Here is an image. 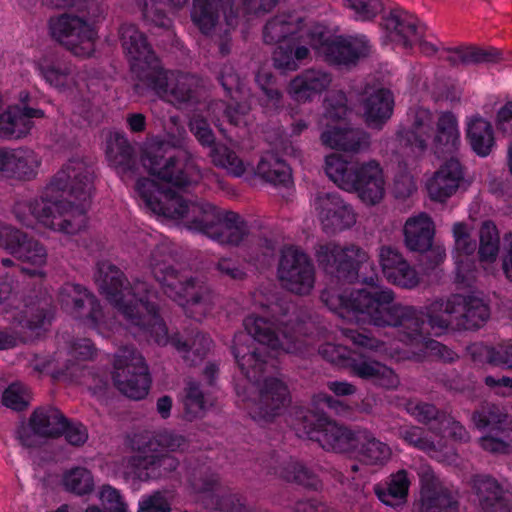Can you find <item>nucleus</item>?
I'll return each mask as SVG.
<instances>
[{
  "label": "nucleus",
  "mask_w": 512,
  "mask_h": 512,
  "mask_svg": "<svg viewBox=\"0 0 512 512\" xmlns=\"http://www.w3.org/2000/svg\"><path fill=\"white\" fill-rule=\"evenodd\" d=\"M316 260L330 278L321 293L322 302L343 319L368 322L379 327H398V339L386 343L352 329L343 330L353 344L387 355L396 360L436 357L453 361L454 351L424 333L425 319L436 334L448 329H477L490 317L488 305L479 297L453 294L438 298L424 309L395 301L394 291L382 285L352 287L356 280L369 283L367 276L374 269L367 251L351 244L341 247L334 242L320 243L315 248Z\"/></svg>",
  "instance_id": "1"
},
{
  "label": "nucleus",
  "mask_w": 512,
  "mask_h": 512,
  "mask_svg": "<svg viewBox=\"0 0 512 512\" xmlns=\"http://www.w3.org/2000/svg\"><path fill=\"white\" fill-rule=\"evenodd\" d=\"M255 305L269 317L249 315L244 320L245 333L234 337L233 354L235 360L250 382V389L257 396L246 398V392L237 388V394L247 406L251 417L257 422H269L281 415L287 407L289 391L285 382L277 376H266L274 365L270 361L283 354L300 351L302 341L299 337L300 324L291 317L284 321L288 308L279 302H266L255 295Z\"/></svg>",
  "instance_id": "2"
},
{
  "label": "nucleus",
  "mask_w": 512,
  "mask_h": 512,
  "mask_svg": "<svg viewBox=\"0 0 512 512\" xmlns=\"http://www.w3.org/2000/svg\"><path fill=\"white\" fill-rule=\"evenodd\" d=\"M93 189V169L82 159H70L35 198L20 199L14 214L26 226L39 223L54 231L75 234L86 225L83 204L72 205L69 197L86 202Z\"/></svg>",
  "instance_id": "3"
},
{
  "label": "nucleus",
  "mask_w": 512,
  "mask_h": 512,
  "mask_svg": "<svg viewBox=\"0 0 512 512\" xmlns=\"http://www.w3.org/2000/svg\"><path fill=\"white\" fill-rule=\"evenodd\" d=\"M95 281L100 292L117 308L129 326L149 335L157 344H172L191 363L210 350L212 341L204 334L197 333L193 339L184 341L179 334L168 336L166 325L157 314V295L145 282L125 286L123 273L110 262L98 264Z\"/></svg>",
  "instance_id": "4"
},
{
  "label": "nucleus",
  "mask_w": 512,
  "mask_h": 512,
  "mask_svg": "<svg viewBox=\"0 0 512 512\" xmlns=\"http://www.w3.org/2000/svg\"><path fill=\"white\" fill-rule=\"evenodd\" d=\"M263 38L268 44H277L273 51L275 64L312 61L310 48L334 64L367 61L372 54L371 46L363 38L329 37L327 29L319 24L304 29L303 19L295 14H281L269 20Z\"/></svg>",
  "instance_id": "5"
},
{
  "label": "nucleus",
  "mask_w": 512,
  "mask_h": 512,
  "mask_svg": "<svg viewBox=\"0 0 512 512\" xmlns=\"http://www.w3.org/2000/svg\"><path fill=\"white\" fill-rule=\"evenodd\" d=\"M135 193L140 205L155 215L179 219L188 229L206 234L220 244L238 245L247 235L245 222L234 212L221 211L204 201H187L163 190L154 179L137 178Z\"/></svg>",
  "instance_id": "6"
},
{
  "label": "nucleus",
  "mask_w": 512,
  "mask_h": 512,
  "mask_svg": "<svg viewBox=\"0 0 512 512\" xmlns=\"http://www.w3.org/2000/svg\"><path fill=\"white\" fill-rule=\"evenodd\" d=\"M134 244L140 249H151L148 266L155 279L168 297L184 307L195 319L205 316L214 304L210 289L187 274L179 273L170 265L171 255L166 244H158L157 239L143 231L135 236Z\"/></svg>",
  "instance_id": "7"
},
{
  "label": "nucleus",
  "mask_w": 512,
  "mask_h": 512,
  "mask_svg": "<svg viewBox=\"0 0 512 512\" xmlns=\"http://www.w3.org/2000/svg\"><path fill=\"white\" fill-rule=\"evenodd\" d=\"M189 444L187 439L174 431L163 430L150 437L136 435L131 440L134 456L122 461V473L140 481L157 480L175 471L179 461L170 455L155 454L158 451L184 452Z\"/></svg>",
  "instance_id": "8"
},
{
  "label": "nucleus",
  "mask_w": 512,
  "mask_h": 512,
  "mask_svg": "<svg viewBox=\"0 0 512 512\" xmlns=\"http://www.w3.org/2000/svg\"><path fill=\"white\" fill-rule=\"evenodd\" d=\"M325 172L339 188L356 193L366 206H375L385 197L384 171L374 159L351 162L341 155L331 154L325 159Z\"/></svg>",
  "instance_id": "9"
},
{
  "label": "nucleus",
  "mask_w": 512,
  "mask_h": 512,
  "mask_svg": "<svg viewBox=\"0 0 512 512\" xmlns=\"http://www.w3.org/2000/svg\"><path fill=\"white\" fill-rule=\"evenodd\" d=\"M132 72L138 77V82L135 83L138 94L151 89L177 107L190 103L195 98L193 77L176 74L162 66H133Z\"/></svg>",
  "instance_id": "10"
},
{
  "label": "nucleus",
  "mask_w": 512,
  "mask_h": 512,
  "mask_svg": "<svg viewBox=\"0 0 512 512\" xmlns=\"http://www.w3.org/2000/svg\"><path fill=\"white\" fill-rule=\"evenodd\" d=\"M295 430L300 437L316 441L326 451L346 453L357 448L358 431L353 432L323 414L300 411Z\"/></svg>",
  "instance_id": "11"
},
{
  "label": "nucleus",
  "mask_w": 512,
  "mask_h": 512,
  "mask_svg": "<svg viewBox=\"0 0 512 512\" xmlns=\"http://www.w3.org/2000/svg\"><path fill=\"white\" fill-rule=\"evenodd\" d=\"M141 162L151 176L178 188L192 186L203 177L194 161L185 154L164 158L161 148L155 145L148 148Z\"/></svg>",
  "instance_id": "12"
},
{
  "label": "nucleus",
  "mask_w": 512,
  "mask_h": 512,
  "mask_svg": "<svg viewBox=\"0 0 512 512\" xmlns=\"http://www.w3.org/2000/svg\"><path fill=\"white\" fill-rule=\"evenodd\" d=\"M58 301L64 311L100 335L107 336L116 327L113 320L105 319L95 297L80 285H63L58 293Z\"/></svg>",
  "instance_id": "13"
},
{
  "label": "nucleus",
  "mask_w": 512,
  "mask_h": 512,
  "mask_svg": "<svg viewBox=\"0 0 512 512\" xmlns=\"http://www.w3.org/2000/svg\"><path fill=\"white\" fill-rule=\"evenodd\" d=\"M277 277L286 290L297 295H308L315 286V268L311 259L294 245L281 250Z\"/></svg>",
  "instance_id": "14"
},
{
  "label": "nucleus",
  "mask_w": 512,
  "mask_h": 512,
  "mask_svg": "<svg viewBox=\"0 0 512 512\" xmlns=\"http://www.w3.org/2000/svg\"><path fill=\"white\" fill-rule=\"evenodd\" d=\"M114 370L113 379L122 394L134 400L148 394L151 382L148 368L134 349L125 347L115 356Z\"/></svg>",
  "instance_id": "15"
},
{
  "label": "nucleus",
  "mask_w": 512,
  "mask_h": 512,
  "mask_svg": "<svg viewBox=\"0 0 512 512\" xmlns=\"http://www.w3.org/2000/svg\"><path fill=\"white\" fill-rule=\"evenodd\" d=\"M49 28L52 37L75 56L86 58L94 52L93 31L83 18L65 13L50 18Z\"/></svg>",
  "instance_id": "16"
},
{
  "label": "nucleus",
  "mask_w": 512,
  "mask_h": 512,
  "mask_svg": "<svg viewBox=\"0 0 512 512\" xmlns=\"http://www.w3.org/2000/svg\"><path fill=\"white\" fill-rule=\"evenodd\" d=\"M312 205L327 233L341 232L356 224L357 214L353 207L337 193H319Z\"/></svg>",
  "instance_id": "17"
},
{
  "label": "nucleus",
  "mask_w": 512,
  "mask_h": 512,
  "mask_svg": "<svg viewBox=\"0 0 512 512\" xmlns=\"http://www.w3.org/2000/svg\"><path fill=\"white\" fill-rule=\"evenodd\" d=\"M473 421L478 429H487L488 434L480 439L483 449L492 453H509L512 444V420L493 408L488 412H477Z\"/></svg>",
  "instance_id": "18"
},
{
  "label": "nucleus",
  "mask_w": 512,
  "mask_h": 512,
  "mask_svg": "<svg viewBox=\"0 0 512 512\" xmlns=\"http://www.w3.org/2000/svg\"><path fill=\"white\" fill-rule=\"evenodd\" d=\"M42 157L28 147H0V177L31 181L40 173Z\"/></svg>",
  "instance_id": "19"
},
{
  "label": "nucleus",
  "mask_w": 512,
  "mask_h": 512,
  "mask_svg": "<svg viewBox=\"0 0 512 512\" xmlns=\"http://www.w3.org/2000/svg\"><path fill=\"white\" fill-rule=\"evenodd\" d=\"M378 263L386 281L394 286L411 290L421 282L417 269L396 248L381 246L378 250Z\"/></svg>",
  "instance_id": "20"
},
{
  "label": "nucleus",
  "mask_w": 512,
  "mask_h": 512,
  "mask_svg": "<svg viewBox=\"0 0 512 512\" xmlns=\"http://www.w3.org/2000/svg\"><path fill=\"white\" fill-rule=\"evenodd\" d=\"M65 428V417L56 408L41 407L36 409L28 425H21L17 430V438L23 446L31 447L36 444V437H54Z\"/></svg>",
  "instance_id": "21"
},
{
  "label": "nucleus",
  "mask_w": 512,
  "mask_h": 512,
  "mask_svg": "<svg viewBox=\"0 0 512 512\" xmlns=\"http://www.w3.org/2000/svg\"><path fill=\"white\" fill-rule=\"evenodd\" d=\"M0 248L38 268L47 261V251L42 244L9 225H0Z\"/></svg>",
  "instance_id": "22"
},
{
  "label": "nucleus",
  "mask_w": 512,
  "mask_h": 512,
  "mask_svg": "<svg viewBox=\"0 0 512 512\" xmlns=\"http://www.w3.org/2000/svg\"><path fill=\"white\" fill-rule=\"evenodd\" d=\"M407 117L409 125L398 132L399 142L409 146L412 153L418 156L426 150L431 138L433 116L429 109L414 107L409 110Z\"/></svg>",
  "instance_id": "23"
},
{
  "label": "nucleus",
  "mask_w": 512,
  "mask_h": 512,
  "mask_svg": "<svg viewBox=\"0 0 512 512\" xmlns=\"http://www.w3.org/2000/svg\"><path fill=\"white\" fill-rule=\"evenodd\" d=\"M346 369L352 376L385 388L396 389L400 379L393 369L364 354H353L346 363Z\"/></svg>",
  "instance_id": "24"
},
{
  "label": "nucleus",
  "mask_w": 512,
  "mask_h": 512,
  "mask_svg": "<svg viewBox=\"0 0 512 512\" xmlns=\"http://www.w3.org/2000/svg\"><path fill=\"white\" fill-rule=\"evenodd\" d=\"M320 139L330 149L355 154L367 151L371 145L370 135L366 131L338 124L327 126Z\"/></svg>",
  "instance_id": "25"
},
{
  "label": "nucleus",
  "mask_w": 512,
  "mask_h": 512,
  "mask_svg": "<svg viewBox=\"0 0 512 512\" xmlns=\"http://www.w3.org/2000/svg\"><path fill=\"white\" fill-rule=\"evenodd\" d=\"M463 179L464 172L460 162L456 158H451L428 179V195L433 201L445 202L456 193Z\"/></svg>",
  "instance_id": "26"
},
{
  "label": "nucleus",
  "mask_w": 512,
  "mask_h": 512,
  "mask_svg": "<svg viewBox=\"0 0 512 512\" xmlns=\"http://www.w3.org/2000/svg\"><path fill=\"white\" fill-rule=\"evenodd\" d=\"M394 105V95L389 89L377 87L367 90L362 100L365 123L372 129H382L392 117Z\"/></svg>",
  "instance_id": "27"
},
{
  "label": "nucleus",
  "mask_w": 512,
  "mask_h": 512,
  "mask_svg": "<svg viewBox=\"0 0 512 512\" xmlns=\"http://www.w3.org/2000/svg\"><path fill=\"white\" fill-rule=\"evenodd\" d=\"M220 12L225 16L227 25L234 26V0H194L192 19L202 33L208 34L217 25Z\"/></svg>",
  "instance_id": "28"
},
{
  "label": "nucleus",
  "mask_w": 512,
  "mask_h": 512,
  "mask_svg": "<svg viewBox=\"0 0 512 512\" xmlns=\"http://www.w3.org/2000/svg\"><path fill=\"white\" fill-rule=\"evenodd\" d=\"M119 39L129 62L152 64L159 60L147 37L135 24H122L119 28Z\"/></svg>",
  "instance_id": "29"
},
{
  "label": "nucleus",
  "mask_w": 512,
  "mask_h": 512,
  "mask_svg": "<svg viewBox=\"0 0 512 512\" xmlns=\"http://www.w3.org/2000/svg\"><path fill=\"white\" fill-rule=\"evenodd\" d=\"M106 156L122 181L128 183L138 175V168L132 157V148L124 135L110 134L107 140Z\"/></svg>",
  "instance_id": "30"
},
{
  "label": "nucleus",
  "mask_w": 512,
  "mask_h": 512,
  "mask_svg": "<svg viewBox=\"0 0 512 512\" xmlns=\"http://www.w3.org/2000/svg\"><path fill=\"white\" fill-rule=\"evenodd\" d=\"M403 232L406 247L410 251L422 253L431 247L436 228L432 218L421 212L406 220Z\"/></svg>",
  "instance_id": "31"
},
{
  "label": "nucleus",
  "mask_w": 512,
  "mask_h": 512,
  "mask_svg": "<svg viewBox=\"0 0 512 512\" xmlns=\"http://www.w3.org/2000/svg\"><path fill=\"white\" fill-rule=\"evenodd\" d=\"M414 507L417 512H459V501L440 483H425Z\"/></svg>",
  "instance_id": "32"
},
{
  "label": "nucleus",
  "mask_w": 512,
  "mask_h": 512,
  "mask_svg": "<svg viewBox=\"0 0 512 512\" xmlns=\"http://www.w3.org/2000/svg\"><path fill=\"white\" fill-rule=\"evenodd\" d=\"M44 111L30 107L10 106L0 115V136L19 139L26 136L32 126V118H43Z\"/></svg>",
  "instance_id": "33"
},
{
  "label": "nucleus",
  "mask_w": 512,
  "mask_h": 512,
  "mask_svg": "<svg viewBox=\"0 0 512 512\" xmlns=\"http://www.w3.org/2000/svg\"><path fill=\"white\" fill-rule=\"evenodd\" d=\"M439 60L451 64L468 63H497L509 62L512 59L506 57L504 52L495 47L460 46L454 49L442 51Z\"/></svg>",
  "instance_id": "34"
},
{
  "label": "nucleus",
  "mask_w": 512,
  "mask_h": 512,
  "mask_svg": "<svg viewBox=\"0 0 512 512\" xmlns=\"http://www.w3.org/2000/svg\"><path fill=\"white\" fill-rule=\"evenodd\" d=\"M472 487L483 512H500L509 507L507 494L495 479L476 476L472 480Z\"/></svg>",
  "instance_id": "35"
},
{
  "label": "nucleus",
  "mask_w": 512,
  "mask_h": 512,
  "mask_svg": "<svg viewBox=\"0 0 512 512\" xmlns=\"http://www.w3.org/2000/svg\"><path fill=\"white\" fill-rule=\"evenodd\" d=\"M330 82L328 74L314 68L308 69L291 81L288 93L294 101L304 103L322 92Z\"/></svg>",
  "instance_id": "36"
},
{
  "label": "nucleus",
  "mask_w": 512,
  "mask_h": 512,
  "mask_svg": "<svg viewBox=\"0 0 512 512\" xmlns=\"http://www.w3.org/2000/svg\"><path fill=\"white\" fill-rule=\"evenodd\" d=\"M399 436L407 444L428 453L439 462H444L449 465L456 464L457 462L458 456L453 449L447 448L446 451H443V446L440 441L435 443L428 433H425L419 427L403 428L400 430Z\"/></svg>",
  "instance_id": "37"
},
{
  "label": "nucleus",
  "mask_w": 512,
  "mask_h": 512,
  "mask_svg": "<svg viewBox=\"0 0 512 512\" xmlns=\"http://www.w3.org/2000/svg\"><path fill=\"white\" fill-rule=\"evenodd\" d=\"M249 173L259 176L275 186H289L292 183L290 167L273 151H267L262 156L255 170Z\"/></svg>",
  "instance_id": "38"
},
{
  "label": "nucleus",
  "mask_w": 512,
  "mask_h": 512,
  "mask_svg": "<svg viewBox=\"0 0 512 512\" xmlns=\"http://www.w3.org/2000/svg\"><path fill=\"white\" fill-rule=\"evenodd\" d=\"M457 117L451 112H441L436 123L434 145L437 152L453 153L460 146Z\"/></svg>",
  "instance_id": "39"
},
{
  "label": "nucleus",
  "mask_w": 512,
  "mask_h": 512,
  "mask_svg": "<svg viewBox=\"0 0 512 512\" xmlns=\"http://www.w3.org/2000/svg\"><path fill=\"white\" fill-rule=\"evenodd\" d=\"M356 450L369 465L383 466L392 456L391 448L366 430H358Z\"/></svg>",
  "instance_id": "40"
},
{
  "label": "nucleus",
  "mask_w": 512,
  "mask_h": 512,
  "mask_svg": "<svg viewBox=\"0 0 512 512\" xmlns=\"http://www.w3.org/2000/svg\"><path fill=\"white\" fill-rule=\"evenodd\" d=\"M453 236L456 245V274L457 281L465 282L466 274L472 271V263L469 260V255L475 250V243L469 240L468 229L464 223L458 222L453 226Z\"/></svg>",
  "instance_id": "41"
},
{
  "label": "nucleus",
  "mask_w": 512,
  "mask_h": 512,
  "mask_svg": "<svg viewBox=\"0 0 512 512\" xmlns=\"http://www.w3.org/2000/svg\"><path fill=\"white\" fill-rule=\"evenodd\" d=\"M467 138L472 150L481 157H486L494 146V133L490 122L482 117H472L467 123Z\"/></svg>",
  "instance_id": "42"
},
{
  "label": "nucleus",
  "mask_w": 512,
  "mask_h": 512,
  "mask_svg": "<svg viewBox=\"0 0 512 512\" xmlns=\"http://www.w3.org/2000/svg\"><path fill=\"white\" fill-rule=\"evenodd\" d=\"M382 25L391 41L401 43L405 48L411 47L410 38L416 34L417 27L408 20L406 12L397 9L392 10L383 19Z\"/></svg>",
  "instance_id": "43"
},
{
  "label": "nucleus",
  "mask_w": 512,
  "mask_h": 512,
  "mask_svg": "<svg viewBox=\"0 0 512 512\" xmlns=\"http://www.w3.org/2000/svg\"><path fill=\"white\" fill-rule=\"evenodd\" d=\"M411 479L406 470H399L392 474L386 489H376L378 499L387 506H398L405 501Z\"/></svg>",
  "instance_id": "44"
},
{
  "label": "nucleus",
  "mask_w": 512,
  "mask_h": 512,
  "mask_svg": "<svg viewBox=\"0 0 512 512\" xmlns=\"http://www.w3.org/2000/svg\"><path fill=\"white\" fill-rule=\"evenodd\" d=\"M480 247L479 257L483 268L488 273H492L493 270L488 266L493 264L499 253V232L496 225L492 221L483 222L480 232Z\"/></svg>",
  "instance_id": "45"
},
{
  "label": "nucleus",
  "mask_w": 512,
  "mask_h": 512,
  "mask_svg": "<svg viewBox=\"0 0 512 512\" xmlns=\"http://www.w3.org/2000/svg\"><path fill=\"white\" fill-rule=\"evenodd\" d=\"M210 157L213 164L227 171L234 177H241L249 173L250 165L245 163L235 151L223 144L212 147Z\"/></svg>",
  "instance_id": "46"
},
{
  "label": "nucleus",
  "mask_w": 512,
  "mask_h": 512,
  "mask_svg": "<svg viewBox=\"0 0 512 512\" xmlns=\"http://www.w3.org/2000/svg\"><path fill=\"white\" fill-rule=\"evenodd\" d=\"M136 5L141 10L142 18L151 27L169 30L172 20L165 11L163 0H136Z\"/></svg>",
  "instance_id": "47"
},
{
  "label": "nucleus",
  "mask_w": 512,
  "mask_h": 512,
  "mask_svg": "<svg viewBox=\"0 0 512 512\" xmlns=\"http://www.w3.org/2000/svg\"><path fill=\"white\" fill-rule=\"evenodd\" d=\"M62 485L76 495H86L94 489V478L88 469L73 467L63 473Z\"/></svg>",
  "instance_id": "48"
},
{
  "label": "nucleus",
  "mask_w": 512,
  "mask_h": 512,
  "mask_svg": "<svg viewBox=\"0 0 512 512\" xmlns=\"http://www.w3.org/2000/svg\"><path fill=\"white\" fill-rule=\"evenodd\" d=\"M256 82L262 90L260 104L267 111H274L282 106V95L274 87L273 76L266 67H261L256 75Z\"/></svg>",
  "instance_id": "49"
},
{
  "label": "nucleus",
  "mask_w": 512,
  "mask_h": 512,
  "mask_svg": "<svg viewBox=\"0 0 512 512\" xmlns=\"http://www.w3.org/2000/svg\"><path fill=\"white\" fill-rule=\"evenodd\" d=\"M46 306V302L25 305L21 311L13 314V319L25 328H40L51 318V314L46 311Z\"/></svg>",
  "instance_id": "50"
},
{
  "label": "nucleus",
  "mask_w": 512,
  "mask_h": 512,
  "mask_svg": "<svg viewBox=\"0 0 512 512\" xmlns=\"http://www.w3.org/2000/svg\"><path fill=\"white\" fill-rule=\"evenodd\" d=\"M183 402L186 414L190 418L202 416L208 407V401L198 383L195 381H189L187 383Z\"/></svg>",
  "instance_id": "51"
},
{
  "label": "nucleus",
  "mask_w": 512,
  "mask_h": 512,
  "mask_svg": "<svg viewBox=\"0 0 512 512\" xmlns=\"http://www.w3.org/2000/svg\"><path fill=\"white\" fill-rule=\"evenodd\" d=\"M474 352L484 355L490 364L512 369V344L502 343L494 347L475 345Z\"/></svg>",
  "instance_id": "52"
},
{
  "label": "nucleus",
  "mask_w": 512,
  "mask_h": 512,
  "mask_svg": "<svg viewBox=\"0 0 512 512\" xmlns=\"http://www.w3.org/2000/svg\"><path fill=\"white\" fill-rule=\"evenodd\" d=\"M38 68L39 74L45 81L57 89L69 88L76 83L68 66H38Z\"/></svg>",
  "instance_id": "53"
},
{
  "label": "nucleus",
  "mask_w": 512,
  "mask_h": 512,
  "mask_svg": "<svg viewBox=\"0 0 512 512\" xmlns=\"http://www.w3.org/2000/svg\"><path fill=\"white\" fill-rule=\"evenodd\" d=\"M29 389L22 383L16 382L9 385L3 392V404L13 410L25 409L31 401Z\"/></svg>",
  "instance_id": "54"
},
{
  "label": "nucleus",
  "mask_w": 512,
  "mask_h": 512,
  "mask_svg": "<svg viewBox=\"0 0 512 512\" xmlns=\"http://www.w3.org/2000/svg\"><path fill=\"white\" fill-rule=\"evenodd\" d=\"M217 483V476L203 467L192 470L188 476L190 494H201L213 490Z\"/></svg>",
  "instance_id": "55"
},
{
  "label": "nucleus",
  "mask_w": 512,
  "mask_h": 512,
  "mask_svg": "<svg viewBox=\"0 0 512 512\" xmlns=\"http://www.w3.org/2000/svg\"><path fill=\"white\" fill-rule=\"evenodd\" d=\"M138 512H171V503L164 492L154 491L140 498Z\"/></svg>",
  "instance_id": "56"
},
{
  "label": "nucleus",
  "mask_w": 512,
  "mask_h": 512,
  "mask_svg": "<svg viewBox=\"0 0 512 512\" xmlns=\"http://www.w3.org/2000/svg\"><path fill=\"white\" fill-rule=\"evenodd\" d=\"M190 131L202 146L213 147L215 142L214 134L205 118L201 115H194L189 122Z\"/></svg>",
  "instance_id": "57"
},
{
  "label": "nucleus",
  "mask_w": 512,
  "mask_h": 512,
  "mask_svg": "<svg viewBox=\"0 0 512 512\" xmlns=\"http://www.w3.org/2000/svg\"><path fill=\"white\" fill-rule=\"evenodd\" d=\"M99 500L110 512H128L120 492L110 485H104L99 491Z\"/></svg>",
  "instance_id": "58"
},
{
  "label": "nucleus",
  "mask_w": 512,
  "mask_h": 512,
  "mask_svg": "<svg viewBox=\"0 0 512 512\" xmlns=\"http://www.w3.org/2000/svg\"><path fill=\"white\" fill-rule=\"evenodd\" d=\"M283 477L287 481H293L304 486H314L313 474L301 463L290 462L284 468Z\"/></svg>",
  "instance_id": "59"
},
{
  "label": "nucleus",
  "mask_w": 512,
  "mask_h": 512,
  "mask_svg": "<svg viewBox=\"0 0 512 512\" xmlns=\"http://www.w3.org/2000/svg\"><path fill=\"white\" fill-rule=\"evenodd\" d=\"M283 477L287 481H293L304 486H314L313 474L301 463L290 462L284 468Z\"/></svg>",
  "instance_id": "60"
},
{
  "label": "nucleus",
  "mask_w": 512,
  "mask_h": 512,
  "mask_svg": "<svg viewBox=\"0 0 512 512\" xmlns=\"http://www.w3.org/2000/svg\"><path fill=\"white\" fill-rule=\"evenodd\" d=\"M319 353L327 361L334 363L342 368L346 369V363L350 360L353 354L349 350L341 345L333 343H326L319 349Z\"/></svg>",
  "instance_id": "61"
},
{
  "label": "nucleus",
  "mask_w": 512,
  "mask_h": 512,
  "mask_svg": "<svg viewBox=\"0 0 512 512\" xmlns=\"http://www.w3.org/2000/svg\"><path fill=\"white\" fill-rule=\"evenodd\" d=\"M405 409L408 414L414 417L417 421L427 423L437 418V409L429 403H424L419 400H409L405 404Z\"/></svg>",
  "instance_id": "62"
},
{
  "label": "nucleus",
  "mask_w": 512,
  "mask_h": 512,
  "mask_svg": "<svg viewBox=\"0 0 512 512\" xmlns=\"http://www.w3.org/2000/svg\"><path fill=\"white\" fill-rule=\"evenodd\" d=\"M347 113L346 96L342 92H335L333 97L325 100L324 117L331 121L342 119Z\"/></svg>",
  "instance_id": "63"
},
{
  "label": "nucleus",
  "mask_w": 512,
  "mask_h": 512,
  "mask_svg": "<svg viewBox=\"0 0 512 512\" xmlns=\"http://www.w3.org/2000/svg\"><path fill=\"white\" fill-rule=\"evenodd\" d=\"M440 430L443 437L449 436L455 440L467 441L469 439L466 429L450 416H445L439 420Z\"/></svg>",
  "instance_id": "64"
}]
</instances>
